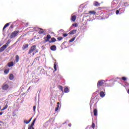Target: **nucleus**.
I'll return each instance as SVG.
<instances>
[{
  "instance_id": "obj_7",
  "label": "nucleus",
  "mask_w": 129,
  "mask_h": 129,
  "mask_svg": "<svg viewBox=\"0 0 129 129\" xmlns=\"http://www.w3.org/2000/svg\"><path fill=\"white\" fill-rule=\"evenodd\" d=\"M28 48H29V44H24L22 46V50H26V49H27Z\"/></svg>"
},
{
  "instance_id": "obj_41",
  "label": "nucleus",
  "mask_w": 129,
  "mask_h": 129,
  "mask_svg": "<svg viewBox=\"0 0 129 129\" xmlns=\"http://www.w3.org/2000/svg\"><path fill=\"white\" fill-rule=\"evenodd\" d=\"M34 60H38L39 61V60H40V58H39V57H36L35 58Z\"/></svg>"
},
{
  "instance_id": "obj_46",
  "label": "nucleus",
  "mask_w": 129,
  "mask_h": 129,
  "mask_svg": "<svg viewBox=\"0 0 129 129\" xmlns=\"http://www.w3.org/2000/svg\"><path fill=\"white\" fill-rule=\"evenodd\" d=\"M25 122H28V121L25 120Z\"/></svg>"
},
{
  "instance_id": "obj_32",
  "label": "nucleus",
  "mask_w": 129,
  "mask_h": 129,
  "mask_svg": "<svg viewBox=\"0 0 129 129\" xmlns=\"http://www.w3.org/2000/svg\"><path fill=\"white\" fill-rule=\"evenodd\" d=\"M122 80H123V81H126V78L123 77L121 78Z\"/></svg>"
},
{
  "instance_id": "obj_43",
  "label": "nucleus",
  "mask_w": 129,
  "mask_h": 129,
  "mask_svg": "<svg viewBox=\"0 0 129 129\" xmlns=\"http://www.w3.org/2000/svg\"><path fill=\"white\" fill-rule=\"evenodd\" d=\"M35 54H36V53H35V51H34V52H33V53H32L33 56H34Z\"/></svg>"
},
{
  "instance_id": "obj_19",
  "label": "nucleus",
  "mask_w": 129,
  "mask_h": 129,
  "mask_svg": "<svg viewBox=\"0 0 129 129\" xmlns=\"http://www.w3.org/2000/svg\"><path fill=\"white\" fill-rule=\"evenodd\" d=\"M94 115L95 116H96V115H97V109H94Z\"/></svg>"
},
{
  "instance_id": "obj_2",
  "label": "nucleus",
  "mask_w": 129,
  "mask_h": 129,
  "mask_svg": "<svg viewBox=\"0 0 129 129\" xmlns=\"http://www.w3.org/2000/svg\"><path fill=\"white\" fill-rule=\"evenodd\" d=\"M19 31H15L13 32L10 36L11 39H13V38H16V37L17 36L18 34H19Z\"/></svg>"
},
{
  "instance_id": "obj_27",
  "label": "nucleus",
  "mask_w": 129,
  "mask_h": 129,
  "mask_svg": "<svg viewBox=\"0 0 129 129\" xmlns=\"http://www.w3.org/2000/svg\"><path fill=\"white\" fill-rule=\"evenodd\" d=\"M50 100H51V102H50L51 104H54V103L55 102V100H54V99H50Z\"/></svg>"
},
{
  "instance_id": "obj_47",
  "label": "nucleus",
  "mask_w": 129,
  "mask_h": 129,
  "mask_svg": "<svg viewBox=\"0 0 129 129\" xmlns=\"http://www.w3.org/2000/svg\"><path fill=\"white\" fill-rule=\"evenodd\" d=\"M126 3H124V5H126Z\"/></svg>"
},
{
  "instance_id": "obj_42",
  "label": "nucleus",
  "mask_w": 129,
  "mask_h": 129,
  "mask_svg": "<svg viewBox=\"0 0 129 129\" xmlns=\"http://www.w3.org/2000/svg\"><path fill=\"white\" fill-rule=\"evenodd\" d=\"M4 113L3 112H0V115H3V114Z\"/></svg>"
},
{
  "instance_id": "obj_10",
  "label": "nucleus",
  "mask_w": 129,
  "mask_h": 129,
  "mask_svg": "<svg viewBox=\"0 0 129 129\" xmlns=\"http://www.w3.org/2000/svg\"><path fill=\"white\" fill-rule=\"evenodd\" d=\"M57 49V47H56L55 45H52L50 47V50L51 51H56Z\"/></svg>"
},
{
  "instance_id": "obj_13",
  "label": "nucleus",
  "mask_w": 129,
  "mask_h": 129,
  "mask_svg": "<svg viewBox=\"0 0 129 129\" xmlns=\"http://www.w3.org/2000/svg\"><path fill=\"white\" fill-rule=\"evenodd\" d=\"M11 23H7L4 27L3 28V31H5V29H6V28H7V27H9V26H10Z\"/></svg>"
},
{
  "instance_id": "obj_1",
  "label": "nucleus",
  "mask_w": 129,
  "mask_h": 129,
  "mask_svg": "<svg viewBox=\"0 0 129 129\" xmlns=\"http://www.w3.org/2000/svg\"><path fill=\"white\" fill-rule=\"evenodd\" d=\"M38 51L39 50L37 49V46L35 45H34L31 47L28 52V54H31V53H33V52L34 51L35 52V53H38Z\"/></svg>"
},
{
  "instance_id": "obj_24",
  "label": "nucleus",
  "mask_w": 129,
  "mask_h": 129,
  "mask_svg": "<svg viewBox=\"0 0 129 129\" xmlns=\"http://www.w3.org/2000/svg\"><path fill=\"white\" fill-rule=\"evenodd\" d=\"M53 67H54V71H56L57 70V64L56 63V62H54Z\"/></svg>"
},
{
  "instance_id": "obj_50",
  "label": "nucleus",
  "mask_w": 129,
  "mask_h": 129,
  "mask_svg": "<svg viewBox=\"0 0 129 129\" xmlns=\"http://www.w3.org/2000/svg\"><path fill=\"white\" fill-rule=\"evenodd\" d=\"M1 125L0 124V126H1Z\"/></svg>"
},
{
  "instance_id": "obj_16",
  "label": "nucleus",
  "mask_w": 129,
  "mask_h": 129,
  "mask_svg": "<svg viewBox=\"0 0 129 129\" xmlns=\"http://www.w3.org/2000/svg\"><path fill=\"white\" fill-rule=\"evenodd\" d=\"M69 88L66 87L64 88V93H68L69 92Z\"/></svg>"
},
{
  "instance_id": "obj_37",
  "label": "nucleus",
  "mask_w": 129,
  "mask_h": 129,
  "mask_svg": "<svg viewBox=\"0 0 129 129\" xmlns=\"http://www.w3.org/2000/svg\"><path fill=\"white\" fill-rule=\"evenodd\" d=\"M119 14V10H116V15H118Z\"/></svg>"
},
{
  "instance_id": "obj_23",
  "label": "nucleus",
  "mask_w": 129,
  "mask_h": 129,
  "mask_svg": "<svg viewBox=\"0 0 129 129\" xmlns=\"http://www.w3.org/2000/svg\"><path fill=\"white\" fill-rule=\"evenodd\" d=\"M59 103L57 102V107H56L55 108V111H57L59 109Z\"/></svg>"
},
{
  "instance_id": "obj_5",
  "label": "nucleus",
  "mask_w": 129,
  "mask_h": 129,
  "mask_svg": "<svg viewBox=\"0 0 129 129\" xmlns=\"http://www.w3.org/2000/svg\"><path fill=\"white\" fill-rule=\"evenodd\" d=\"M8 47V45L5 44L2 47L0 48V52H4L6 49H7V47Z\"/></svg>"
},
{
  "instance_id": "obj_22",
  "label": "nucleus",
  "mask_w": 129,
  "mask_h": 129,
  "mask_svg": "<svg viewBox=\"0 0 129 129\" xmlns=\"http://www.w3.org/2000/svg\"><path fill=\"white\" fill-rule=\"evenodd\" d=\"M8 108V104H6L5 107L2 109H1V111H3V110H5V109H7Z\"/></svg>"
},
{
  "instance_id": "obj_12",
  "label": "nucleus",
  "mask_w": 129,
  "mask_h": 129,
  "mask_svg": "<svg viewBox=\"0 0 129 129\" xmlns=\"http://www.w3.org/2000/svg\"><path fill=\"white\" fill-rule=\"evenodd\" d=\"M100 96L101 97H104L105 96V94L103 92V91H101L100 92Z\"/></svg>"
},
{
  "instance_id": "obj_39",
  "label": "nucleus",
  "mask_w": 129,
  "mask_h": 129,
  "mask_svg": "<svg viewBox=\"0 0 129 129\" xmlns=\"http://www.w3.org/2000/svg\"><path fill=\"white\" fill-rule=\"evenodd\" d=\"M33 111H36V106H33Z\"/></svg>"
},
{
  "instance_id": "obj_45",
  "label": "nucleus",
  "mask_w": 129,
  "mask_h": 129,
  "mask_svg": "<svg viewBox=\"0 0 129 129\" xmlns=\"http://www.w3.org/2000/svg\"><path fill=\"white\" fill-rule=\"evenodd\" d=\"M39 30H43V29H41V28H39Z\"/></svg>"
},
{
  "instance_id": "obj_8",
  "label": "nucleus",
  "mask_w": 129,
  "mask_h": 129,
  "mask_svg": "<svg viewBox=\"0 0 129 129\" xmlns=\"http://www.w3.org/2000/svg\"><path fill=\"white\" fill-rule=\"evenodd\" d=\"M95 127V124L94 123H92L91 126H88L86 129H91V128H94Z\"/></svg>"
},
{
  "instance_id": "obj_15",
  "label": "nucleus",
  "mask_w": 129,
  "mask_h": 129,
  "mask_svg": "<svg viewBox=\"0 0 129 129\" xmlns=\"http://www.w3.org/2000/svg\"><path fill=\"white\" fill-rule=\"evenodd\" d=\"M75 33H76V30H72L70 32V35H74V34H75Z\"/></svg>"
},
{
  "instance_id": "obj_14",
  "label": "nucleus",
  "mask_w": 129,
  "mask_h": 129,
  "mask_svg": "<svg viewBox=\"0 0 129 129\" xmlns=\"http://www.w3.org/2000/svg\"><path fill=\"white\" fill-rule=\"evenodd\" d=\"M13 66H14V62L11 61V62L8 63L9 67H13Z\"/></svg>"
},
{
  "instance_id": "obj_36",
  "label": "nucleus",
  "mask_w": 129,
  "mask_h": 129,
  "mask_svg": "<svg viewBox=\"0 0 129 129\" xmlns=\"http://www.w3.org/2000/svg\"><path fill=\"white\" fill-rule=\"evenodd\" d=\"M62 39H63V37H58L57 38V40H58V41H61Z\"/></svg>"
},
{
  "instance_id": "obj_3",
  "label": "nucleus",
  "mask_w": 129,
  "mask_h": 129,
  "mask_svg": "<svg viewBox=\"0 0 129 129\" xmlns=\"http://www.w3.org/2000/svg\"><path fill=\"white\" fill-rule=\"evenodd\" d=\"M104 84V80H102L99 81L97 83L98 89H99V87L102 86V85H103Z\"/></svg>"
},
{
  "instance_id": "obj_35",
  "label": "nucleus",
  "mask_w": 129,
  "mask_h": 129,
  "mask_svg": "<svg viewBox=\"0 0 129 129\" xmlns=\"http://www.w3.org/2000/svg\"><path fill=\"white\" fill-rule=\"evenodd\" d=\"M39 34H43V33H45L44 31H39Z\"/></svg>"
},
{
  "instance_id": "obj_4",
  "label": "nucleus",
  "mask_w": 129,
  "mask_h": 129,
  "mask_svg": "<svg viewBox=\"0 0 129 129\" xmlns=\"http://www.w3.org/2000/svg\"><path fill=\"white\" fill-rule=\"evenodd\" d=\"M37 120V119L35 118L33 122H32L30 126H29L28 127V129H34V124H35V122H36V120Z\"/></svg>"
},
{
  "instance_id": "obj_40",
  "label": "nucleus",
  "mask_w": 129,
  "mask_h": 129,
  "mask_svg": "<svg viewBox=\"0 0 129 129\" xmlns=\"http://www.w3.org/2000/svg\"><path fill=\"white\" fill-rule=\"evenodd\" d=\"M13 28H14V26L13 25H12L10 27V29H13Z\"/></svg>"
},
{
  "instance_id": "obj_20",
  "label": "nucleus",
  "mask_w": 129,
  "mask_h": 129,
  "mask_svg": "<svg viewBox=\"0 0 129 129\" xmlns=\"http://www.w3.org/2000/svg\"><path fill=\"white\" fill-rule=\"evenodd\" d=\"M89 13L90 15H96V12H95V11H89Z\"/></svg>"
},
{
  "instance_id": "obj_21",
  "label": "nucleus",
  "mask_w": 129,
  "mask_h": 129,
  "mask_svg": "<svg viewBox=\"0 0 129 129\" xmlns=\"http://www.w3.org/2000/svg\"><path fill=\"white\" fill-rule=\"evenodd\" d=\"M9 79L10 80H13V79H14V75L11 74L9 76Z\"/></svg>"
},
{
  "instance_id": "obj_18",
  "label": "nucleus",
  "mask_w": 129,
  "mask_h": 129,
  "mask_svg": "<svg viewBox=\"0 0 129 129\" xmlns=\"http://www.w3.org/2000/svg\"><path fill=\"white\" fill-rule=\"evenodd\" d=\"M16 62H19V60H20V57L19 56V55H17L16 56Z\"/></svg>"
},
{
  "instance_id": "obj_38",
  "label": "nucleus",
  "mask_w": 129,
  "mask_h": 129,
  "mask_svg": "<svg viewBox=\"0 0 129 129\" xmlns=\"http://www.w3.org/2000/svg\"><path fill=\"white\" fill-rule=\"evenodd\" d=\"M63 37H67V36H68V34L67 33H64L63 35Z\"/></svg>"
},
{
  "instance_id": "obj_9",
  "label": "nucleus",
  "mask_w": 129,
  "mask_h": 129,
  "mask_svg": "<svg viewBox=\"0 0 129 129\" xmlns=\"http://www.w3.org/2000/svg\"><path fill=\"white\" fill-rule=\"evenodd\" d=\"M71 20L72 22H75V21H76V16L72 14L71 16Z\"/></svg>"
},
{
  "instance_id": "obj_11",
  "label": "nucleus",
  "mask_w": 129,
  "mask_h": 129,
  "mask_svg": "<svg viewBox=\"0 0 129 129\" xmlns=\"http://www.w3.org/2000/svg\"><path fill=\"white\" fill-rule=\"evenodd\" d=\"M93 5L94 7H99V6H100V4L97 2H94Z\"/></svg>"
},
{
  "instance_id": "obj_34",
  "label": "nucleus",
  "mask_w": 129,
  "mask_h": 129,
  "mask_svg": "<svg viewBox=\"0 0 129 129\" xmlns=\"http://www.w3.org/2000/svg\"><path fill=\"white\" fill-rule=\"evenodd\" d=\"M93 103V102H92V100H91L90 102V107H91V106H92Z\"/></svg>"
},
{
  "instance_id": "obj_33",
  "label": "nucleus",
  "mask_w": 129,
  "mask_h": 129,
  "mask_svg": "<svg viewBox=\"0 0 129 129\" xmlns=\"http://www.w3.org/2000/svg\"><path fill=\"white\" fill-rule=\"evenodd\" d=\"M10 43H11V40H9L7 43H6V45H8V46H9V45H10Z\"/></svg>"
},
{
  "instance_id": "obj_49",
  "label": "nucleus",
  "mask_w": 129,
  "mask_h": 129,
  "mask_svg": "<svg viewBox=\"0 0 129 129\" xmlns=\"http://www.w3.org/2000/svg\"><path fill=\"white\" fill-rule=\"evenodd\" d=\"M0 122H2V121H1Z\"/></svg>"
},
{
  "instance_id": "obj_29",
  "label": "nucleus",
  "mask_w": 129,
  "mask_h": 129,
  "mask_svg": "<svg viewBox=\"0 0 129 129\" xmlns=\"http://www.w3.org/2000/svg\"><path fill=\"white\" fill-rule=\"evenodd\" d=\"M9 70H5L4 71V73H5V74H8L9 73Z\"/></svg>"
},
{
  "instance_id": "obj_25",
  "label": "nucleus",
  "mask_w": 129,
  "mask_h": 129,
  "mask_svg": "<svg viewBox=\"0 0 129 129\" xmlns=\"http://www.w3.org/2000/svg\"><path fill=\"white\" fill-rule=\"evenodd\" d=\"M31 120H32V118L27 122H26V120L24 121V123H26V124H28V123H30L31 122Z\"/></svg>"
},
{
  "instance_id": "obj_30",
  "label": "nucleus",
  "mask_w": 129,
  "mask_h": 129,
  "mask_svg": "<svg viewBox=\"0 0 129 129\" xmlns=\"http://www.w3.org/2000/svg\"><path fill=\"white\" fill-rule=\"evenodd\" d=\"M72 26H73V27H76V28H77V27H78V25H77V24H72Z\"/></svg>"
},
{
  "instance_id": "obj_6",
  "label": "nucleus",
  "mask_w": 129,
  "mask_h": 129,
  "mask_svg": "<svg viewBox=\"0 0 129 129\" xmlns=\"http://www.w3.org/2000/svg\"><path fill=\"white\" fill-rule=\"evenodd\" d=\"M9 86L8 84H5L3 86V90H9Z\"/></svg>"
},
{
  "instance_id": "obj_26",
  "label": "nucleus",
  "mask_w": 129,
  "mask_h": 129,
  "mask_svg": "<svg viewBox=\"0 0 129 129\" xmlns=\"http://www.w3.org/2000/svg\"><path fill=\"white\" fill-rule=\"evenodd\" d=\"M46 38H47V39L48 40V41H49V40H50V39H51V35H47V36H46Z\"/></svg>"
},
{
  "instance_id": "obj_44",
  "label": "nucleus",
  "mask_w": 129,
  "mask_h": 129,
  "mask_svg": "<svg viewBox=\"0 0 129 129\" xmlns=\"http://www.w3.org/2000/svg\"><path fill=\"white\" fill-rule=\"evenodd\" d=\"M71 125H72L71 123H69V126L71 127Z\"/></svg>"
},
{
  "instance_id": "obj_28",
  "label": "nucleus",
  "mask_w": 129,
  "mask_h": 129,
  "mask_svg": "<svg viewBox=\"0 0 129 129\" xmlns=\"http://www.w3.org/2000/svg\"><path fill=\"white\" fill-rule=\"evenodd\" d=\"M58 88L60 90H61V91H62V92H63V87L62 86H59Z\"/></svg>"
},
{
  "instance_id": "obj_31",
  "label": "nucleus",
  "mask_w": 129,
  "mask_h": 129,
  "mask_svg": "<svg viewBox=\"0 0 129 129\" xmlns=\"http://www.w3.org/2000/svg\"><path fill=\"white\" fill-rule=\"evenodd\" d=\"M75 40V37L70 40L69 42H73V41H74Z\"/></svg>"
},
{
  "instance_id": "obj_17",
  "label": "nucleus",
  "mask_w": 129,
  "mask_h": 129,
  "mask_svg": "<svg viewBox=\"0 0 129 129\" xmlns=\"http://www.w3.org/2000/svg\"><path fill=\"white\" fill-rule=\"evenodd\" d=\"M54 42H56V38H52L51 41H49V43H54Z\"/></svg>"
},
{
  "instance_id": "obj_48",
  "label": "nucleus",
  "mask_w": 129,
  "mask_h": 129,
  "mask_svg": "<svg viewBox=\"0 0 129 129\" xmlns=\"http://www.w3.org/2000/svg\"><path fill=\"white\" fill-rule=\"evenodd\" d=\"M60 31H63V30H61Z\"/></svg>"
}]
</instances>
